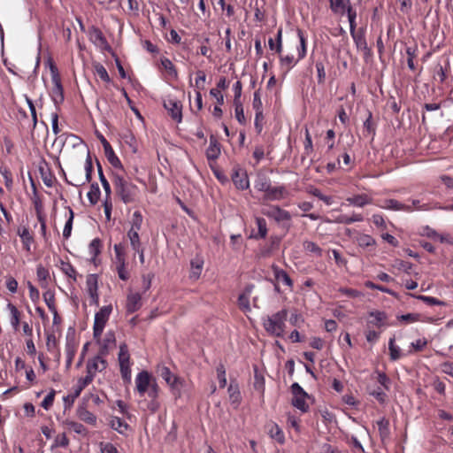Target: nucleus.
<instances>
[{
  "label": "nucleus",
  "mask_w": 453,
  "mask_h": 453,
  "mask_svg": "<svg viewBox=\"0 0 453 453\" xmlns=\"http://www.w3.org/2000/svg\"><path fill=\"white\" fill-rule=\"evenodd\" d=\"M112 183L117 196L125 204L136 202L139 188L135 184L116 173L112 175Z\"/></svg>",
  "instance_id": "f257e3e1"
},
{
  "label": "nucleus",
  "mask_w": 453,
  "mask_h": 453,
  "mask_svg": "<svg viewBox=\"0 0 453 453\" xmlns=\"http://www.w3.org/2000/svg\"><path fill=\"white\" fill-rule=\"evenodd\" d=\"M287 318L288 311L283 309L272 316L265 318L263 319V326L269 334L281 337L284 334Z\"/></svg>",
  "instance_id": "f03ea898"
},
{
  "label": "nucleus",
  "mask_w": 453,
  "mask_h": 453,
  "mask_svg": "<svg viewBox=\"0 0 453 453\" xmlns=\"http://www.w3.org/2000/svg\"><path fill=\"white\" fill-rule=\"evenodd\" d=\"M297 36L299 39V45L296 46L297 56L295 57L293 54H288L283 56L281 53L279 54L280 64L281 68H284L286 72L292 69L301 59L306 56V39L303 32L301 29H297Z\"/></svg>",
  "instance_id": "7ed1b4c3"
},
{
  "label": "nucleus",
  "mask_w": 453,
  "mask_h": 453,
  "mask_svg": "<svg viewBox=\"0 0 453 453\" xmlns=\"http://www.w3.org/2000/svg\"><path fill=\"white\" fill-rule=\"evenodd\" d=\"M112 311V306L105 305L103 306L96 314L93 325V336L95 339L99 340L104 328L110 318Z\"/></svg>",
  "instance_id": "20e7f679"
},
{
  "label": "nucleus",
  "mask_w": 453,
  "mask_h": 453,
  "mask_svg": "<svg viewBox=\"0 0 453 453\" xmlns=\"http://www.w3.org/2000/svg\"><path fill=\"white\" fill-rule=\"evenodd\" d=\"M290 389L293 395L292 405L303 413L307 412L309 411V404L306 403V400L309 398V395L297 382L293 383Z\"/></svg>",
  "instance_id": "39448f33"
},
{
  "label": "nucleus",
  "mask_w": 453,
  "mask_h": 453,
  "mask_svg": "<svg viewBox=\"0 0 453 453\" xmlns=\"http://www.w3.org/2000/svg\"><path fill=\"white\" fill-rule=\"evenodd\" d=\"M50 69L51 73V81L53 83L51 97L54 103L58 104L64 101V88L61 84V80L57 66L53 63H50Z\"/></svg>",
  "instance_id": "423d86ee"
},
{
  "label": "nucleus",
  "mask_w": 453,
  "mask_h": 453,
  "mask_svg": "<svg viewBox=\"0 0 453 453\" xmlns=\"http://www.w3.org/2000/svg\"><path fill=\"white\" fill-rule=\"evenodd\" d=\"M153 384H157L156 379L147 371L140 372L135 377V389L141 397L145 395Z\"/></svg>",
  "instance_id": "0eeeda50"
},
{
  "label": "nucleus",
  "mask_w": 453,
  "mask_h": 453,
  "mask_svg": "<svg viewBox=\"0 0 453 453\" xmlns=\"http://www.w3.org/2000/svg\"><path fill=\"white\" fill-rule=\"evenodd\" d=\"M159 375L165 380V382L171 387V388L176 392V396L180 395V388L183 385V380L172 373L171 370L166 366H162L158 369Z\"/></svg>",
  "instance_id": "6e6552de"
},
{
  "label": "nucleus",
  "mask_w": 453,
  "mask_h": 453,
  "mask_svg": "<svg viewBox=\"0 0 453 453\" xmlns=\"http://www.w3.org/2000/svg\"><path fill=\"white\" fill-rule=\"evenodd\" d=\"M147 393L149 400H144V403L146 405L145 409L149 411L150 413L154 414L160 409V402L158 400L159 396V387L157 384H153L152 387Z\"/></svg>",
  "instance_id": "1a4fd4ad"
},
{
  "label": "nucleus",
  "mask_w": 453,
  "mask_h": 453,
  "mask_svg": "<svg viewBox=\"0 0 453 453\" xmlns=\"http://www.w3.org/2000/svg\"><path fill=\"white\" fill-rule=\"evenodd\" d=\"M353 41L355 42V45L358 50L363 51L364 58H369L372 57V50L368 47L365 35V29L360 28L358 31L354 32V34H350Z\"/></svg>",
  "instance_id": "9d476101"
},
{
  "label": "nucleus",
  "mask_w": 453,
  "mask_h": 453,
  "mask_svg": "<svg viewBox=\"0 0 453 453\" xmlns=\"http://www.w3.org/2000/svg\"><path fill=\"white\" fill-rule=\"evenodd\" d=\"M232 180L238 189L245 190L250 187V180L246 171L239 167L234 168Z\"/></svg>",
  "instance_id": "9b49d317"
},
{
  "label": "nucleus",
  "mask_w": 453,
  "mask_h": 453,
  "mask_svg": "<svg viewBox=\"0 0 453 453\" xmlns=\"http://www.w3.org/2000/svg\"><path fill=\"white\" fill-rule=\"evenodd\" d=\"M107 367V361L103 358L102 355L95 357L93 359L88 360L87 363V374L91 375L94 379L96 372H102Z\"/></svg>",
  "instance_id": "f8f14e48"
},
{
  "label": "nucleus",
  "mask_w": 453,
  "mask_h": 453,
  "mask_svg": "<svg viewBox=\"0 0 453 453\" xmlns=\"http://www.w3.org/2000/svg\"><path fill=\"white\" fill-rule=\"evenodd\" d=\"M65 341H66V342H65L66 357L74 358V356L77 351V347H78V342L76 341L74 327L70 326L68 328V330L66 332Z\"/></svg>",
  "instance_id": "ddd939ff"
},
{
  "label": "nucleus",
  "mask_w": 453,
  "mask_h": 453,
  "mask_svg": "<svg viewBox=\"0 0 453 453\" xmlns=\"http://www.w3.org/2000/svg\"><path fill=\"white\" fill-rule=\"evenodd\" d=\"M165 108L167 110L172 119L180 123L182 120L181 104L173 99H168L164 103Z\"/></svg>",
  "instance_id": "4468645a"
},
{
  "label": "nucleus",
  "mask_w": 453,
  "mask_h": 453,
  "mask_svg": "<svg viewBox=\"0 0 453 453\" xmlns=\"http://www.w3.org/2000/svg\"><path fill=\"white\" fill-rule=\"evenodd\" d=\"M288 196V191L285 186L269 187V189L264 195V199L267 201H279Z\"/></svg>",
  "instance_id": "2eb2a0df"
},
{
  "label": "nucleus",
  "mask_w": 453,
  "mask_h": 453,
  "mask_svg": "<svg viewBox=\"0 0 453 453\" xmlns=\"http://www.w3.org/2000/svg\"><path fill=\"white\" fill-rule=\"evenodd\" d=\"M142 305V296L139 293H129L127 296L126 311L128 314L141 309Z\"/></svg>",
  "instance_id": "dca6fc26"
},
{
  "label": "nucleus",
  "mask_w": 453,
  "mask_h": 453,
  "mask_svg": "<svg viewBox=\"0 0 453 453\" xmlns=\"http://www.w3.org/2000/svg\"><path fill=\"white\" fill-rule=\"evenodd\" d=\"M380 208L391 211H404L408 212L413 211L411 206L400 203L395 199H386L379 205Z\"/></svg>",
  "instance_id": "f3484780"
},
{
  "label": "nucleus",
  "mask_w": 453,
  "mask_h": 453,
  "mask_svg": "<svg viewBox=\"0 0 453 453\" xmlns=\"http://www.w3.org/2000/svg\"><path fill=\"white\" fill-rule=\"evenodd\" d=\"M330 9L335 14L343 15L352 8L350 0H329Z\"/></svg>",
  "instance_id": "a211bd4d"
},
{
  "label": "nucleus",
  "mask_w": 453,
  "mask_h": 453,
  "mask_svg": "<svg viewBox=\"0 0 453 453\" xmlns=\"http://www.w3.org/2000/svg\"><path fill=\"white\" fill-rule=\"evenodd\" d=\"M115 343L116 338L114 332L108 331L101 342L99 354L102 356H106L109 353L110 349H111L115 346Z\"/></svg>",
  "instance_id": "6ab92c4d"
},
{
  "label": "nucleus",
  "mask_w": 453,
  "mask_h": 453,
  "mask_svg": "<svg viewBox=\"0 0 453 453\" xmlns=\"http://www.w3.org/2000/svg\"><path fill=\"white\" fill-rule=\"evenodd\" d=\"M254 288V285H248L244 291L238 297V306L244 312L250 311V296Z\"/></svg>",
  "instance_id": "aec40b11"
},
{
  "label": "nucleus",
  "mask_w": 453,
  "mask_h": 453,
  "mask_svg": "<svg viewBox=\"0 0 453 453\" xmlns=\"http://www.w3.org/2000/svg\"><path fill=\"white\" fill-rule=\"evenodd\" d=\"M7 310L10 312V323L14 331H19L20 326L21 312L18 308L9 302L6 305Z\"/></svg>",
  "instance_id": "412c9836"
},
{
  "label": "nucleus",
  "mask_w": 453,
  "mask_h": 453,
  "mask_svg": "<svg viewBox=\"0 0 453 453\" xmlns=\"http://www.w3.org/2000/svg\"><path fill=\"white\" fill-rule=\"evenodd\" d=\"M227 392L229 395V401L231 404L234 406V408H238L242 401L241 392L238 384L232 380L227 388Z\"/></svg>",
  "instance_id": "4be33fe9"
},
{
  "label": "nucleus",
  "mask_w": 453,
  "mask_h": 453,
  "mask_svg": "<svg viewBox=\"0 0 453 453\" xmlns=\"http://www.w3.org/2000/svg\"><path fill=\"white\" fill-rule=\"evenodd\" d=\"M266 215L273 218L277 222L290 220L291 215L288 211H285L279 206H273Z\"/></svg>",
  "instance_id": "5701e85b"
},
{
  "label": "nucleus",
  "mask_w": 453,
  "mask_h": 453,
  "mask_svg": "<svg viewBox=\"0 0 453 453\" xmlns=\"http://www.w3.org/2000/svg\"><path fill=\"white\" fill-rule=\"evenodd\" d=\"M220 155V144L217 139L211 135L210 145L206 150V157L208 160L215 161Z\"/></svg>",
  "instance_id": "b1692460"
},
{
  "label": "nucleus",
  "mask_w": 453,
  "mask_h": 453,
  "mask_svg": "<svg viewBox=\"0 0 453 453\" xmlns=\"http://www.w3.org/2000/svg\"><path fill=\"white\" fill-rule=\"evenodd\" d=\"M18 234L21 239L24 249L27 251H31V245L34 242V236L29 232L28 227L20 226L18 228Z\"/></svg>",
  "instance_id": "393cba45"
},
{
  "label": "nucleus",
  "mask_w": 453,
  "mask_h": 453,
  "mask_svg": "<svg viewBox=\"0 0 453 453\" xmlns=\"http://www.w3.org/2000/svg\"><path fill=\"white\" fill-rule=\"evenodd\" d=\"M346 201L350 205L364 207L367 204H371L372 203V198L366 194H358L346 198Z\"/></svg>",
  "instance_id": "a878e982"
},
{
  "label": "nucleus",
  "mask_w": 453,
  "mask_h": 453,
  "mask_svg": "<svg viewBox=\"0 0 453 453\" xmlns=\"http://www.w3.org/2000/svg\"><path fill=\"white\" fill-rule=\"evenodd\" d=\"M76 414L81 421L86 422L91 426H96V416L89 411L84 405H80L77 408Z\"/></svg>",
  "instance_id": "bb28decb"
},
{
  "label": "nucleus",
  "mask_w": 453,
  "mask_h": 453,
  "mask_svg": "<svg viewBox=\"0 0 453 453\" xmlns=\"http://www.w3.org/2000/svg\"><path fill=\"white\" fill-rule=\"evenodd\" d=\"M444 63L445 65H438L435 68V73H434V77L435 80H439L440 82H444L446 81V79L449 77V73H448V72L449 71L450 69V65H449V57H446L444 58Z\"/></svg>",
  "instance_id": "cd10ccee"
},
{
  "label": "nucleus",
  "mask_w": 453,
  "mask_h": 453,
  "mask_svg": "<svg viewBox=\"0 0 453 453\" xmlns=\"http://www.w3.org/2000/svg\"><path fill=\"white\" fill-rule=\"evenodd\" d=\"M110 426L120 434H126L130 430V426L119 417L112 416L110 419Z\"/></svg>",
  "instance_id": "c85d7f7f"
},
{
  "label": "nucleus",
  "mask_w": 453,
  "mask_h": 453,
  "mask_svg": "<svg viewBox=\"0 0 453 453\" xmlns=\"http://www.w3.org/2000/svg\"><path fill=\"white\" fill-rule=\"evenodd\" d=\"M36 276L41 288H47L49 286L50 272L42 265H38L36 268Z\"/></svg>",
  "instance_id": "c756f323"
},
{
  "label": "nucleus",
  "mask_w": 453,
  "mask_h": 453,
  "mask_svg": "<svg viewBox=\"0 0 453 453\" xmlns=\"http://www.w3.org/2000/svg\"><path fill=\"white\" fill-rule=\"evenodd\" d=\"M273 271L276 280L283 282L287 285L290 289L293 288V280L287 273L286 271L279 268L278 266H273Z\"/></svg>",
  "instance_id": "7c9ffc66"
},
{
  "label": "nucleus",
  "mask_w": 453,
  "mask_h": 453,
  "mask_svg": "<svg viewBox=\"0 0 453 453\" xmlns=\"http://www.w3.org/2000/svg\"><path fill=\"white\" fill-rule=\"evenodd\" d=\"M72 180H69L65 176V180L67 184L74 186V187H80L82 185H85L88 183V180L85 179V177H82L81 175V168H75L73 169V173H72Z\"/></svg>",
  "instance_id": "2f4dec72"
},
{
  "label": "nucleus",
  "mask_w": 453,
  "mask_h": 453,
  "mask_svg": "<svg viewBox=\"0 0 453 453\" xmlns=\"http://www.w3.org/2000/svg\"><path fill=\"white\" fill-rule=\"evenodd\" d=\"M93 378L91 375L87 374L83 378H80L78 380V383L76 385V388L74 389L73 394L72 395V403L74 402L75 398H77L81 391L84 389L85 387H87L88 384H90L93 381Z\"/></svg>",
  "instance_id": "473e14b6"
},
{
  "label": "nucleus",
  "mask_w": 453,
  "mask_h": 453,
  "mask_svg": "<svg viewBox=\"0 0 453 453\" xmlns=\"http://www.w3.org/2000/svg\"><path fill=\"white\" fill-rule=\"evenodd\" d=\"M191 265V271H190V278L193 280H197L202 273L203 265V260L196 257L190 262Z\"/></svg>",
  "instance_id": "72a5a7b5"
},
{
  "label": "nucleus",
  "mask_w": 453,
  "mask_h": 453,
  "mask_svg": "<svg viewBox=\"0 0 453 453\" xmlns=\"http://www.w3.org/2000/svg\"><path fill=\"white\" fill-rule=\"evenodd\" d=\"M256 224L257 226V233L255 234H251L250 238L254 239H264L266 237L267 234V225L266 220L264 218L257 217L256 218Z\"/></svg>",
  "instance_id": "f704fd0d"
},
{
  "label": "nucleus",
  "mask_w": 453,
  "mask_h": 453,
  "mask_svg": "<svg viewBox=\"0 0 453 453\" xmlns=\"http://www.w3.org/2000/svg\"><path fill=\"white\" fill-rule=\"evenodd\" d=\"M271 186V180L270 179L265 176V174H258L255 182H254V188L261 192H264L265 194L269 189V187Z\"/></svg>",
  "instance_id": "c9c22d12"
},
{
  "label": "nucleus",
  "mask_w": 453,
  "mask_h": 453,
  "mask_svg": "<svg viewBox=\"0 0 453 453\" xmlns=\"http://www.w3.org/2000/svg\"><path fill=\"white\" fill-rule=\"evenodd\" d=\"M268 433L270 437L275 440L280 444H283L285 442L284 433L277 424L272 423L270 425Z\"/></svg>",
  "instance_id": "e433bc0d"
},
{
  "label": "nucleus",
  "mask_w": 453,
  "mask_h": 453,
  "mask_svg": "<svg viewBox=\"0 0 453 453\" xmlns=\"http://www.w3.org/2000/svg\"><path fill=\"white\" fill-rule=\"evenodd\" d=\"M104 150V155L109 161V163L115 168H120L122 169V164L118 157V156L115 154L111 145L106 147Z\"/></svg>",
  "instance_id": "4c0bfd02"
},
{
  "label": "nucleus",
  "mask_w": 453,
  "mask_h": 453,
  "mask_svg": "<svg viewBox=\"0 0 453 453\" xmlns=\"http://www.w3.org/2000/svg\"><path fill=\"white\" fill-rule=\"evenodd\" d=\"M364 220V218L361 214L353 213L351 216L348 215H339L334 221L339 224L349 225L354 222H361Z\"/></svg>",
  "instance_id": "58836bf2"
},
{
  "label": "nucleus",
  "mask_w": 453,
  "mask_h": 453,
  "mask_svg": "<svg viewBox=\"0 0 453 453\" xmlns=\"http://www.w3.org/2000/svg\"><path fill=\"white\" fill-rule=\"evenodd\" d=\"M357 243L361 248H368L370 246H374L376 244V241L370 234H359L357 237Z\"/></svg>",
  "instance_id": "ea45409f"
},
{
  "label": "nucleus",
  "mask_w": 453,
  "mask_h": 453,
  "mask_svg": "<svg viewBox=\"0 0 453 453\" xmlns=\"http://www.w3.org/2000/svg\"><path fill=\"white\" fill-rule=\"evenodd\" d=\"M127 237L129 239L131 248L134 251L144 248L141 242L139 232L128 230Z\"/></svg>",
  "instance_id": "a19ab883"
},
{
  "label": "nucleus",
  "mask_w": 453,
  "mask_h": 453,
  "mask_svg": "<svg viewBox=\"0 0 453 453\" xmlns=\"http://www.w3.org/2000/svg\"><path fill=\"white\" fill-rule=\"evenodd\" d=\"M96 166H97L99 180H100V182H101L103 188L105 192V195H107V196H111V185L104 174L103 168H102V165L99 163V161H96Z\"/></svg>",
  "instance_id": "79ce46f5"
},
{
  "label": "nucleus",
  "mask_w": 453,
  "mask_h": 453,
  "mask_svg": "<svg viewBox=\"0 0 453 453\" xmlns=\"http://www.w3.org/2000/svg\"><path fill=\"white\" fill-rule=\"evenodd\" d=\"M306 191L309 194L318 197L319 200L323 201L326 205H330L333 203V198L331 196L323 195L319 188L313 186L308 187Z\"/></svg>",
  "instance_id": "37998d69"
},
{
  "label": "nucleus",
  "mask_w": 453,
  "mask_h": 453,
  "mask_svg": "<svg viewBox=\"0 0 453 453\" xmlns=\"http://www.w3.org/2000/svg\"><path fill=\"white\" fill-rule=\"evenodd\" d=\"M101 195L100 188L97 183H93L90 187V190L88 192V199L92 205H95L99 201Z\"/></svg>",
  "instance_id": "c03bdc74"
},
{
  "label": "nucleus",
  "mask_w": 453,
  "mask_h": 453,
  "mask_svg": "<svg viewBox=\"0 0 453 453\" xmlns=\"http://www.w3.org/2000/svg\"><path fill=\"white\" fill-rule=\"evenodd\" d=\"M119 366L130 365V356L127 346L125 343L119 346Z\"/></svg>",
  "instance_id": "a18cd8bd"
},
{
  "label": "nucleus",
  "mask_w": 453,
  "mask_h": 453,
  "mask_svg": "<svg viewBox=\"0 0 453 453\" xmlns=\"http://www.w3.org/2000/svg\"><path fill=\"white\" fill-rule=\"evenodd\" d=\"M418 52V47L417 45L410 46L406 48V54H407V65L408 67L414 71L416 69L415 64H414V58L417 57Z\"/></svg>",
  "instance_id": "49530a36"
},
{
  "label": "nucleus",
  "mask_w": 453,
  "mask_h": 453,
  "mask_svg": "<svg viewBox=\"0 0 453 453\" xmlns=\"http://www.w3.org/2000/svg\"><path fill=\"white\" fill-rule=\"evenodd\" d=\"M61 271L73 281L77 280L78 273L69 262H61Z\"/></svg>",
  "instance_id": "de8ad7c7"
},
{
  "label": "nucleus",
  "mask_w": 453,
  "mask_h": 453,
  "mask_svg": "<svg viewBox=\"0 0 453 453\" xmlns=\"http://www.w3.org/2000/svg\"><path fill=\"white\" fill-rule=\"evenodd\" d=\"M303 248L306 252L315 254L317 257L322 256V250L317 243L311 241H304Z\"/></svg>",
  "instance_id": "09e8293b"
},
{
  "label": "nucleus",
  "mask_w": 453,
  "mask_h": 453,
  "mask_svg": "<svg viewBox=\"0 0 453 453\" xmlns=\"http://www.w3.org/2000/svg\"><path fill=\"white\" fill-rule=\"evenodd\" d=\"M142 220L143 218L142 213L139 211H135L132 216L131 227L129 230L139 232L142 228Z\"/></svg>",
  "instance_id": "8fccbe9b"
},
{
  "label": "nucleus",
  "mask_w": 453,
  "mask_h": 453,
  "mask_svg": "<svg viewBox=\"0 0 453 453\" xmlns=\"http://www.w3.org/2000/svg\"><path fill=\"white\" fill-rule=\"evenodd\" d=\"M160 61L161 65L167 72V73L176 79L178 77V72L173 62L167 58H162Z\"/></svg>",
  "instance_id": "3c124183"
},
{
  "label": "nucleus",
  "mask_w": 453,
  "mask_h": 453,
  "mask_svg": "<svg viewBox=\"0 0 453 453\" xmlns=\"http://www.w3.org/2000/svg\"><path fill=\"white\" fill-rule=\"evenodd\" d=\"M369 316L372 318L370 323L373 324L378 327H380L387 319V315L384 311H372L370 312Z\"/></svg>",
  "instance_id": "603ef678"
},
{
  "label": "nucleus",
  "mask_w": 453,
  "mask_h": 453,
  "mask_svg": "<svg viewBox=\"0 0 453 453\" xmlns=\"http://www.w3.org/2000/svg\"><path fill=\"white\" fill-rule=\"evenodd\" d=\"M101 249L102 242L99 238L93 239L89 243L88 250L93 258H96L101 253Z\"/></svg>",
  "instance_id": "864d4df0"
},
{
  "label": "nucleus",
  "mask_w": 453,
  "mask_h": 453,
  "mask_svg": "<svg viewBox=\"0 0 453 453\" xmlns=\"http://www.w3.org/2000/svg\"><path fill=\"white\" fill-rule=\"evenodd\" d=\"M443 334L449 349L453 348V319L449 321L443 330Z\"/></svg>",
  "instance_id": "5fc2aeb1"
},
{
  "label": "nucleus",
  "mask_w": 453,
  "mask_h": 453,
  "mask_svg": "<svg viewBox=\"0 0 453 453\" xmlns=\"http://www.w3.org/2000/svg\"><path fill=\"white\" fill-rule=\"evenodd\" d=\"M66 426L69 429L73 430L74 433L81 435H87L88 431L87 428L81 424L75 421H66Z\"/></svg>",
  "instance_id": "6e6d98bb"
},
{
  "label": "nucleus",
  "mask_w": 453,
  "mask_h": 453,
  "mask_svg": "<svg viewBox=\"0 0 453 453\" xmlns=\"http://www.w3.org/2000/svg\"><path fill=\"white\" fill-rule=\"evenodd\" d=\"M388 349L390 359L393 361L398 360L401 357L400 349L395 345V338H390L388 342Z\"/></svg>",
  "instance_id": "4d7b16f0"
},
{
  "label": "nucleus",
  "mask_w": 453,
  "mask_h": 453,
  "mask_svg": "<svg viewBox=\"0 0 453 453\" xmlns=\"http://www.w3.org/2000/svg\"><path fill=\"white\" fill-rule=\"evenodd\" d=\"M94 68H95V72L100 77V79L105 82H110L111 81V78L107 73V70L105 69V67L99 64V63H96L94 65Z\"/></svg>",
  "instance_id": "13d9d810"
},
{
  "label": "nucleus",
  "mask_w": 453,
  "mask_h": 453,
  "mask_svg": "<svg viewBox=\"0 0 453 453\" xmlns=\"http://www.w3.org/2000/svg\"><path fill=\"white\" fill-rule=\"evenodd\" d=\"M234 105L236 119L240 124L244 125L246 123V119L244 116V111L242 102L234 103Z\"/></svg>",
  "instance_id": "bf43d9fd"
},
{
  "label": "nucleus",
  "mask_w": 453,
  "mask_h": 453,
  "mask_svg": "<svg viewBox=\"0 0 453 453\" xmlns=\"http://www.w3.org/2000/svg\"><path fill=\"white\" fill-rule=\"evenodd\" d=\"M86 285H87V289H88V293L97 291V289H98L97 275L96 274H89L87 277Z\"/></svg>",
  "instance_id": "052dcab7"
},
{
  "label": "nucleus",
  "mask_w": 453,
  "mask_h": 453,
  "mask_svg": "<svg viewBox=\"0 0 453 453\" xmlns=\"http://www.w3.org/2000/svg\"><path fill=\"white\" fill-rule=\"evenodd\" d=\"M84 170L86 173L85 179L88 180V182H90L91 179H92L93 163H92V158H91L89 152H88V155L86 157Z\"/></svg>",
  "instance_id": "680f3d73"
},
{
  "label": "nucleus",
  "mask_w": 453,
  "mask_h": 453,
  "mask_svg": "<svg viewBox=\"0 0 453 453\" xmlns=\"http://www.w3.org/2000/svg\"><path fill=\"white\" fill-rule=\"evenodd\" d=\"M70 217L65 224L63 230V237L65 239H68L71 236L72 229H73V211L72 209H69Z\"/></svg>",
  "instance_id": "e2e57ef3"
},
{
  "label": "nucleus",
  "mask_w": 453,
  "mask_h": 453,
  "mask_svg": "<svg viewBox=\"0 0 453 453\" xmlns=\"http://www.w3.org/2000/svg\"><path fill=\"white\" fill-rule=\"evenodd\" d=\"M378 429L381 437H386L389 434V422L385 418L377 421Z\"/></svg>",
  "instance_id": "0e129e2a"
},
{
  "label": "nucleus",
  "mask_w": 453,
  "mask_h": 453,
  "mask_svg": "<svg viewBox=\"0 0 453 453\" xmlns=\"http://www.w3.org/2000/svg\"><path fill=\"white\" fill-rule=\"evenodd\" d=\"M346 13L348 15V19H349V32H350V34H354V32H357L356 31V27H357V23H356L357 12L352 7L351 9H349V11Z\"/></svg>",
  "instance_id": "69168bd1"
},
{
  "label": "nucleus",
  "mask_w": 453,
  "mask_h": 453,
  "mask_svg": "<svg viewBox=\"0 0 453 453\" xmlns=\"http://www.w3.org/2000/svg\"><path fill=\"white\" fill-rule=\"evenodd\" d=\"M43 299L50 311H55V310H57L55 304V296L51 291H46L43 294Z\"/></svg>",
  "instance_id": "338daca9"
},
{
  "label": "nucleus",
  "mask_w": 453,
  "mask_h": 453,
  "mask_svg": "<svg viewBox=\"0 0 453 453\" xmlns=\"http://www.w3.org/2000/svg\"><path fill=\"white\" fill-rule=\"evenodd\" d=\"M377 373V381L386 390H389L390 388V379L387 376L385 372H381L376 371Z\"/></svg>",
  "instance_id": "774afa93"
}]
</instances>
